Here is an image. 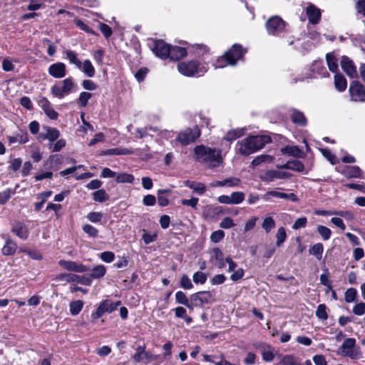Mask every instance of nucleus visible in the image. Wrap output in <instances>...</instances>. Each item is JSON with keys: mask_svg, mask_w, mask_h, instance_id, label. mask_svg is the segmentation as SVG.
<instances>
[{"mask_svg": "<svg viewBox=\"0 0 365 365\" xmlns=\"http://www.w3.org/2000/svg\"><path fill=\"white\" fill-rule=\"evenodd\" d=\"M248 49L239 43H235L222 56L217 57L213 63L215 68H223L227 66H235L239 61H245V55Z\"/></svg>", "mask_w": 365, "mask_h": 365, "instance_id": "obj_1", "label": "nucleus"}, {"mask_svg": "<svg viewBox=\"0 0 365 365\" xmlns=\"http://www.w3.org/2000/svg\"><path fill=\"white\" fill-rule=\"evenodd\" d=\"M272 142V138L267 135H250L245 139L238 141L237 149L242 155L248 156L262 149L267 144Z\"/></svg>", "mask_w": 365, "mask_h": 365, "instance_id": "obj_2", "label": "nucleus"}, {"mask_svg": "<svg viewBox=\"0 0 365 365\" xmlns=\"http://www.w3.org/2000/svg\"><path fill=\"white\" fill-rule=\"evenodd\" d=\"M179 73L187 77H200L208 71V64L196 58L180 61L177 66Z\"/></svg>", "mask_w": 365, "mask_h": 365, "instance_id": "obj_3", "label": "nucleus"}, {"mask_svg": "<svg viewBox=\"0 0 365 365\" xmlns=\"http://www.w3.org/2000/svg\"><path fill=\"white\" fill-rule=\"evenodd\" d=\"M194 153L197 159H201L205 162L220 163L222 161L220 150H217L215 148L206 147L204 145H197L194 148Z\"/></svg>", "mask_w": 365, "mask_h": 365, "instance_id": "obj_4", "label": "nucleus"}, {"mask_svg": "<svg viewBox=\"0 0 365 365\" xmlns=\"http://www.w3.org/2000/svg\"><path fill=\"white\" fill-rule=\"evenodd\" d=\"M287 23L279 16H273L266 21L265 27L269 35L280 36L287 32Z\"/></svg>", "mask_w": 365, "mask_h": 365, "instance_id": "obj_5", "label": "nucleus"}, {"mask_svg": "<svg viewBox=\"0 0 365 365\" xmlns=\"http://www.w3.org/2000/svg\"><path fill=\"white\" fill-rule=\"evenodd\" d=\"M200 135L201 131L200 128L197 125H195L193 128H187L180 131L176 138V140L180 142L182 145L185 146L195 143Z\"/></svg>", "mask_w": 365, "mask_h": 365, "instance_id": "obj_6", "label": "nucleus"}, {"mask_svg": "<svg viewBox=\"0 0 365 365\" xmlns=\"http://www.w3.org/2000/svg\"><path fill=\"white\" fill-rule=\"evenodd\" d=\"M190 299L197 304L198 308H204L205 305L215 302V294L211 291H199L190 295Z\"/></svg>", "mask_w": 365, "mask_h": 365, "instance_id": "obj_7", "label": "nucleus"}, {"mask_svg": "<svg viewBox=\"0 0 365 365\" xmlns=\"http://www.w3.org/2000/svg\"><path fill=\"white\" fill-rule=\"evenodd\" d=\"M62 83V86L55 84L51 88L53 96L60 99L69 94L74 86L73 78L71 76L64 79Z\"/></svg>", "mask_w": 365, "mask_h": 365, "instance_id": "obj_8", "label": "nucleus"}, {"mask_svg": "<svg viewBox=\"0 0 365 365\" xmlns=\"http://www.w3.org/2000/svg\"><path fill=\"white\" fill-rule=\"evenodd\" d=\"M146 346H139L135 349V353L133 356V359L136 363L145 361L149 363L153 361H156L159 359V355L153 354L151 352L145 350Z\"/></svg>", "mask_w": 365, "mask_h": 365, "instance_id": "obj_9", "label": "nucleus"}, {"mask_svg": "<svg viewBox=\"0 0 365 365\" xmlns=\"http://www.w3.org/2000/svg\"><path fill=\"white\" fill-rule=\"evenodd\" d=\"M351 99L355 102H365V87L359 81H353L349 86Z\"/></svg>", "mask_w": 365, "mask_h": 365, "instance_id": "obj_10", "label": "nucleus"}, {"mask_svg": "<svg viewBox=\"0 0 365 365\" xmlns=\"http://www.w3.org/2000/svg\"><path fill=\"white\" fill-rule=\"evenodd\" d=\"M153 52L161 59L168 58L169 51H170V44L166 43L163 39H155L153 41L152 47Z\"/></svg>", "mask_w": 365, "mask_h": 365, "instance_id": "obj_11", "label": "nucleus"}, {"mask_svg": "<svg viewBox=\"0 0 365 365\" xmlns=\"http://www.w3.org/2000/svg\"><path fill=\"white\" fill-rule=\"evenodd\" d=\"M356 340L354 338H347L342 343L340 349L341 355L349 356L351 359H359V351L354 349Z\"/></svg>", "mask_w": 365, "mask_h": 365, "instance_id": "obj_12", "label": "nucleus"}, {"mask_svg": "<svg viewBox=\"0 0 365 365\" xmlns=\"http://www.w3.org/2000/svg\"><path fill=\"white\" fill-rule=\"evenodd\" d=\"M58 264L63 269L78 273L86 272L90 270L88 266L74 261L61 259L58 261Z\"/></svg>", "mask_w": 365, "mask_h": 365, "instance_id": "obj_13", "label": "nucleus"}, {"mask_svg": "<svg viewBox=\"0 0 365 365\" xmlns=\"http://www.w3.org/2000/svg\"><path fill=\"white\" fill-rule=\"evenodd\" d=\"M58 279L60 280H66L68 282H76L86 286L91 285V280L88 275H78L75 274H61Z\"/></svg>", "mask_w": 365, "mask_h": 365, "instance_id": "obj_14", "label": "nucleus"}, {"mask_svg": "<svg viewBox=\"0 0 365 365\" xmlns=\"http://www.w3.org/2000/svg\"><path fill=\"white\" fill-rule=\"evenodd\" d=\"M38 106L42 108L44 111L45 114L51 119V120H57L58 118V113L56 112L52 107L51 102L48 99L43 96H39V99L38 100Z\"/></svg>", "mask_w": 365, "mask_h": 365, "instance_id": "obj_15", "label": "nucleus"}, {"mask_svg": "<svg viewBox=\"0 0 365 365\" xmlns=\"http://www.w3.org/2000/svg\"><path fill=\"white\" fill-rule=\"evenodd\" d=\"M305 11L309 24L315 25L320 21L322 19L321 10L314 4L309 3Z\"/></svg>", "mask_w": 365, "mask_h": 365, "instance_id": "obj_16", "label": "nucleus"}, {"mask_svg": "<svg viewBox=\"0 0 365 365\" xmlns=\"http://www.w3.org/2000/svg\"><path fill=\"white\" fill-rule=\"evenodd\" d=\"M11 232L23 240L28 239L29 231L26 225L21 221H15L11 224Z\"/></svg>", "mask_w": 365, "mask_h": 365, "instance_id": "obj_17", "label": "nucleus"}, {"mask_svg": "<svg viewBox=\"0 0 365 365\" xmlns=\"http://www.w3.org/2000/svg\"><path fill=\"white\" fill-rule=\"evenodd\" d=\"M292 174L287 172L278 171L276 170H268L264 175L261 176V180L264 182H272L274 179H287L289 178Z\"/></svg>", "mask_w": 365, "mask_h": 365, "instance_id": "obj_18", "label": "nucleus"}, {"mask_svg": "<svg viewBox=\"0 0 365 365\" xmlns=\"http://www.w3.org/2000/svg\"><path fill=\"white\" fill-rule=\"evenodd\" d=\"M341 67L342 70L351 78L357 76L356 67L354 63L348 56H343L341 60Z\"/></svg>", "mask_w": 365, "mask_h": 365, "instance_id": "obj_19", "label": "nucleus"}, {"mask_svg": "<svg viewBox=\"0 0 365 365\" xmlns=\"http://www.w3.org/2000/svg\"><path fill=\"white\" fill-rule=\"evenodd\" d=\"M48 72L51 76L55 78H61L66 75V66L62 62H57L50 65Z\"/></svg>", "mask_w": 365, "mask_h": 365, "instance_id": "obj_20", "label": "nucleus"}, {"mask_svg": "<svg viewBox=\"0 0 365 365\" xmlns=\"http://www.w3.org/2000/svg\"><path fill=\"white\" fill-rule=\"evenodd\" d=\"M210 48L207 46L202 43H196L191 46V48L189 51L190 53L194 54L197 58V60L202 61H205L204 60V56L205 55L210 54Z\"/></svg>", "mask_w": 365, "mask_h": 365, "instance_id": "obj_21", "label": "nucleus"}, {"mask_svg": "<svg viewBox=\"0 0 365 365\" xmlns=\"http://www.w3.org/2000/svg\"><path fill=\"white\" fill-rule=\"evenodd\" d=\"M63 163V156L60 154L51 155L46 161H45L43 166L45 168L49 170H57L59 166Z\"/></svg>", "mask_w": 365, "mask_h": 365, "instance_id": "obj_22", "label": "nucleus"}, {"mask_svg": "<svg viewBox=\"0 0 365 365\" xmlns=\"http://www.w3.org/2000/svg\"><path fill=\"white\" fill-rule=\"evenodd\" d=\"M188 51L185 47L170 45L168 58L175 61H180L186 57Z\"/></svg>", "mask_w": 365, "mask_h": 365, "instance_id": "obj_23", "label": "nucleus"}, {"mask_svg": "<svg viewBox=\"0 0 365 365\" xmlns=\"http://www.w3.org/2000/svg\"><path fill=\"white\" fill-rule=\"evenodd\" d=\"M339 172L347 178H361L362 175L361 170L357 165H345Z\"/></svg>", "mask_w": 365, "mask_h": 365, "instance_id": "obj_24", "label": "nucleus"}, {"mask_svg": "<svg viewBox=\"0 0 365 365\" xmlns=\"http://www.w3.org/2000/svg\"><path fill=\"white\" fill-rule=\"evenodd\" d=\"M277 168L279 169L292 170L299 173H302L304 170L303 163L299 160H288L285 164L281 165H277Z\"/></svg>", "mask_w": 365, "mask_h": 365, "instance_id": "obj_25", "label": "nucleus"}, {"mask_svg": "<svg viewBox=\"0 0 365 365\" xmlns=\"http://www.w3.org/2000/svg\"><path fill=\"white\" fill-rule=\"evenodd\" d=\"M133 154V150L125 148H115L101 150L99 155H126Z\"/></svg>", "mask_w": 365, "mask_h": 365, "instance_id": "obj_26", "label": "nucleus"}, {"mask_svg": "<svg viewBox=\"0 0 365 365\" xmlns=\"http://www.w3.org/2000/svg\"><path fill=\"white\" fill-rule=\"evenodd\" d=\"M290 118L292 122L297 125L304 127L307 124V119L306 116L302 111L297 109L293 108L292 110Z\"/></svg>", "mask_w": 365, "mask_h": 365, "instance_id": "obj_27", "label": "nucleus"}, {"mask_svg": "<svg viewBox=\"0 0 365 365\" xmlns=\"http://www.w3.org/2000/svg\"><path fill=\"white\" fill-rule=\"evenodd\" d=\"M46 133H40L38 138L41 140H48L50 142H53L58 139L60 136L59 130L56 128L46 127Z\"/></svg>", "mask_w": 365, "mask_h": 365, "instance_id": "obj_28", "label": "nucleus"}, {"mask_svg": "<svg viewBox=\"0 0 365 365\" xmlns=\"http://www.w3.org/2000/svg\"><path fill=\"white\" fill-rule=\"evenodd\" d=\"M17 250V244L11 239H7L1 249V253L4 256L14 255Z\"/></svg>", "mask_w": 365, "mask_h": 365, "instance_id": "obj_29", "label": "nucleus"}, {"mask_svg": "<svg viewBox=\"0 0 365 365\" xmlns=\"http://www.w3.org/2000/svg\"><path fill=\"white\" fill-rule=\"evenodd\" d=\"M184 185L185 186L192 189L193 192L197 193L200 195H203L206 191V186L202 182L187 180L184 182Z\"/></svg>", "mask_w": 365, "mask_h": 365, "instance_id": "obj_30", "label": "nucleus"}, {"mask_svg": "<svg viewBox=\"0 0 365 365\" xmlns=\"http://www.w3.org/2000/svg\"><path fill=\"white\" fill-rule=\"evenodd\" d=\"M8 141L10 144L19 142L20 144H25L29 140L28 132L26 130H21V133L15 136H7Z\"/></svg>", "mask_w": 365, "mask_h": 365, "instance_id": "obj_31", "label": "nucleus"}, {"mask_svg": "<svg viewBox=\"0 0 365 365\" xmlns=\"http://www.w3.org/2000/svg\"><path fill=\"white\" fill-rule=\"evenodd\" d=\"M89 271H91L88 275L91 282L93 279H98L103 277L106 273V268L104 265L100 264L94 267L92 269H90Z\"/></svg>", "mask_w": 365, "mask_h": 365, "instance_id": "obj_32", "label": "nucleus"}, {"mask_svg": "<svg viewBox=\"0 0 365 365\" xmlns=\"http://www.w3.org/2000/svg\"><path fill=\"white\" fill-rule=\"evenodd\" d=\"M170 189L158 190L157 192L158 203L160 207H165L169 205L168 195L171 193Z\"/></svg>", "mask_w": 365, "mask_h": 365, "instance_id": "obj_33", "label": "nucleus"}, {"mask_svg": "<svg viewBox=\"0 0 365 365\" xmlns=\"http://www.w3.org/2000/svg\"><path fill=\"white\" fill-rule=\"evenodd\" d=\"M312 71L318 73L322 77L329 76V72L327 71L326 67L324 66L323 61H314L312 64Z\"/></svg>", "mask_w": 365, "mask_h": 365, "instance_id": "obj_34", "label": "nucleus"}, {"mask_svg": "<svg viewBox=\"0 0 365 365\" xmlns=\"http://www.w3.org/2000/svg\"><path fill=\"white\" fill-rule=\"evenodd\" d=\"M245 133V128H236L231 130H229L226 135L224 136L223 140L232 142L235 140L243 136Z\"/></svg>", "mask_w": 365, "mask_h": 365, "instance_id": "obj_35", "label": "nucleus"}, {"mask_svg": "<svg viewBox=\"0 0 365 365\" xmlns=\"http://www.w3.org/2000/svg\"><path fill=\"white\" fill-rule=\"evenodd\" d=\"M326 61L329 70L331 72L336 73L339 71L338 60L333 53H327Z\"/></svg>", "mask_w": 365, "mask_h": 365, "instance_id": "obj_36", "label": "nucleus"}, {"mask_svg": "<svg viewBox=\"0 0 365 365\" xmlns=\"http://www.w3.org/2000/svg\"><path fill=\"white\" fill-rule=\"evenodd\" d=\"M173 311L175 312V317L176 318L183 319L186 324H190L192 322V318L187 316V310L183 307H177L173 309Z\"/></svg>", "mask_w": 365, "mask_h": 365, "instance_id": "obj_37", "label": "nucleus"}, {"mask_svg": "<svg viewBox=\"0 0 365 365\" xmlns=\"http://www.w3.org/2000/svg\"><path fill=\"white\" fill-rule=\"evenodd\" d=\"M334 86L339 92L344 91L347 87L346 79L338 72L334 75Z\"/></svg>", "mask_w": 365, "mask_h": 365, "instance_id": "obj_38", "label": "nucleus"}, {"mask_svg": "<svg viewBox=\"0 0 365 365\" xmlns=\"http://www.w3.org/2000/svg\"><path fill=\"white\" fill-rule=\"evenodd\" d=\"M282 153L296 158H302L304 154L297 145H287L282 149Z\"/></svg>", "mask_w": 365, "mask_h": 365, "instance_id": "obj_39", "label": "nucleus"}, {"mask_svg": "<svg viewBox=\"0 0 365 365\" xmlns=\"http://www.w3.org/2000/svg\"><path fill=\"white\" fill-rule=\"evenodd\" d=\"M93 200L97 202H104L110 199L109 195L104 189H98L92 193Z\"/></svg>", "mask_w": 365, "mask_h": 365, "instance_id": "obj_40", "label": "nucleus"}, {"mask_svg": "<svg viewBox=\"0 0 365 365\" xmlns=\"http://www.w3.org/2000/svg\"><path fill=\"white\" fill-rule=\"evenodd\" d=\"M135 178L133 175L127 173H116L115 182L117 183H133Z\"/></svg>", "mask_w": 365, "mask_h": 365, "instance_id": "obj_41", "label": "nucleus"}, {"mask_svg": "<svg viewBox=\"0 0 365 365\" xmlns=\"http://www.w3.org/2000/svg\"><path fill=\"white\" fill-rule=\"evenodd\" d=\"M212 252L213 257L217 261V267L222 269L225 267L224 254L222 251L218 247H214Z\"/></svg>", "mask_w": 365, "mask_h": 365, "instance_id": "obj_42", "label": "nucleus"}, {"mask_svg": "<svg viewBox=\"0 0 365 365\" xmlns=\"http://www.w3.org/2000/svg\"><path fill=\"white\" fill-rule=\"evenodd\" d=\"M259 347H262L264 349H265V348L268 349L267 351H262V359L266 362L272 361L274 359L272 347L267 344H263L262 345H260Z\"/></svg>", "mask_w": 365, "mask_h": 365, "instance_id": "obj_43", "label": "nucleus"}, {"mask_svg": "<svg viewBox=\"0 0 365 365\" xmlns=\"http://www.w3.org/2000/svg\"><path fill=\"white\" fill-rule=\"evenodd\" d=\"M280 365H302L298 359L292 354H287L282 356L279 361Z\"/></svg>", "mask_w": 365, "mask_h": 365, "instance_id": "obj_44", "label": "nucleus"}, {"mask_svg": "<svg viewBox=\"0 0 365 365\" xmlns=\"http://www.w3.org/2000/svg\"><path fill=\"white\" fill-rule=\"evenodd\" d=\"M82 71L86 76L91 78L93 77L96 73L95 68L92 65L90 60L86 59L82 63Z\"/></svg>", "mask_w": 365, "mask_h": 365, "instance_id": "obj_45", "label": "nucleus"}, {"mask_svg": "<svg viewBox=\"0 0 365 365\" xmlns=\"http://www.w3.org/2000/svg\"><path fill=\"white\" fill-rule=\"evenodd\" d=\"M83 307V302L82 300H76L70 302V312L73 316L78 315L82 310Z\"/></svg>", "mask_w": 365, "mask_h": 365, "instance_id": "obj_46", "label": "nucleus"}, {"mask_svg": "<svg viewBox=\"0 0 365 365\" xmlns=\"http://www.w3.org/2000/svg\"><path fill=\"white\" fill-rule=\"evenodd\" d=\"M324 251L323 245L320 242L314 244L309 250L310 255H314L318 259L322 258Z\"/></svg>", "mask_w": 365, "mask_h": 365, "instance_id": "obj_47", "label": "nucleus"}, {"mask_svg": "<svg viewBox=\"0 0 365 365\" xmlns=\"http://www.w3.org/2000/svg\"><path fill=\"white\" fill-rule=\"evenodd\" d=\"M93 94L89 92L83 91L79 94L77 99V103L81 107H86L88 105V101L92 98Z\"/></svg>", "mask_w": 365, "mask_h": 365, "instance_id": "obj_48", "label": "nucleus"}, {"mask_svg": "<svg viewBox=\"0 0 365 365\" xmlns=\"http://www.w3.org/2000/svg\"><path fill=\"white\" fill-rule=\"evenodd\" d=\"M66 57L69 60L71 63L76 65L78 68H81L82 63L78 58L77 53L72 50H67L66 51Z\"/></svg>", "mask_w": 365, "mask_h": 365, "instance_id": "obj_49", "label": "nucleus"}, {"mask_svg": "<svg viewBox=\"0 0 365 365\" xmlns=\"http://www.w3.org/2000/svg\"><path fill=\"white\" fill-rule=\"evenodd\" d=\"M357 297V290L354 287L346 289L344 294V299L346 302L351 303L356 301Z\"/></svg>", "mask_w": 365, "mask_h": 365, "instance_id": "obj_50", "label": "nucleus"}, {"mask_svg": "<svg viewBox=\"0 0 365 365\" xmlns=\"http://www.w3.org/2000/svg\"><path fill=\"white\" fill-rule=\"evenodd\" d=\"M317 230L324 240H328L331 235V230L324 225H318Z\"/></svg>", "mask_w": 365, "mask_h": 365, "instance_id": "obj_51", "label": "nucleus"}, {"mask_svg": "<svg viewBox=\"0 0 365 365\" xmlns=\"http://www.w3.org/2000/svg\"><path fill=\"white\" fill-rule=\"evenodd\" d=\"M207 279V275L206 273L197 271L193 274L192 279L195 284H203L206 282Z\"/></svg>", "mask_w": 365, "mask_h": 365, "instance_id": "obj_52", "label": "nucleus"}, {"mask_svg": "<svg viewBox=\"0 0 365 365\" xmlns=\"http://www.w3.org/2000/svg\"><path fill=\"white\" fill-rule=\"evenodd\" d=\"M66 145V142L64 139H58L55 143H50L48 146V149L54 153L58 152L63 148Z\"/></svg>", "mask_w": 365, "mask_h": 365, "instance_id": "obj_53", "label": "nucleus"}, {"mask_svg": "<svg viewBox=\"0 0 365 365\" xmlns=\"http://www.w3.org/2000/svg\"><path fill=\"white\" fill-rule=\"evenodd\" d=\"M21 252L27 255L29 257L36 260H41L43 259V255L39 250H28V249H21Z\"/></svg>", "mask_w": 365, "mask_h": 365, "instance_id": "obj_54", "label": "nucleus"}, {"mask_svg": "<svg viewBox=\"0 0 365 365\" xmlns=\"http://www.w3.org/2000/svg\"><path fill=\"white\" fill-rule=\"evenodd\" d=\"M245 193L240 191L233 192L230 196L231 204L237 205L242 202L245 200Z\"/></svg>", "mask_w": 365, "mask_h": 365, "instance_id": "obj_55", "label": "nucleus"}, {"mask_svg": "<svg viewBox=\"0 0 365 365\" xmlns=\"http://www.w3.org/2000/svg\"><path fill=\"white\" fill-rule=\"evenodd\" d=\"M327 306L324 304H320L317 309L316 316L322 320H327L328 319V314L327 312Z\"/></svg>", "mask_w": 365, "mask_h": 365, "instance_id": "obj_56", "label": "nucleus"}, {"mask_svg": "<svg viewBox=\"0 0 365 365\" xmlns=\"http://www.w3.org/2000/svg\"><path fill=\"white\" fill-rule=\"evenodd\" d=\"M321 153L332 165H335L338 161L336 157L333 154L330 149L326 148L321 149Z\"/></svg>", "mask_w": 365, "mask_h": 365, "instance_id": "obj_57", "label": "nucleus"}, {"mask_svg": "<svg viewBox=\"0 0 365 365\" xmlns=\"http://www.w3.org/2000/svg\"><path fill=\"white\" fill-rule=\"evenodd\" d=\"M276 245L277 247H280L287 239L286 230L283 227H281L278 229L277 232L276 234Z\"/></svg>", "mask_w": 365, "mask_h": 365, "instance_id": "obj_58", "label": "nucleus"}, {"mask_svg": "<svg viewBox=\"0 0 365 365\" xmlns=\"http://www.w3.org/2000/svg\"><path fill=\"white\" fill-rule=\"evenodd\" d=\"M324 273L322 274L320 276L321 284L327 287L328 289H332L331 282L329 279V269L326 268L324 269Z\"/></svg>", "mask_w": 365, "mask_h": 365, "instance_id": "obj_59", "label": "nucleus"}, {"mask_svg": "<svg viewBox=\"0 0 365 365\" xmlns=\"http://www.w3.org/2000/svg\"><path fill=\"white\" fill-rule=\"evenodd\" d=\"M275 227V222L272 217H267L262 222V227L267 233L269 232Z\"/></svg>", "mask_w": 365, "mask_h": 365, "instance_id": "obj_60", "label": "nucleus"}, {"mask_svg": "<svg viewBox=\"0 0 365 365\" xmlns=\"http://www.w3.org/2000/svg\"><path fill=\"white\" fill-rule=\"evenodd\" d=\"M180 286L184 289H191L193 288V284L187 274H183L180 280Z\"/></svg>", "mask_w": 365, "mask_h": 365, "instance_id": "obj_61", "label": "nucleus"}, {"mask_svg": "<svg viewBox=\"0 0 365 365\" xmlns=\"http://www.w3.org/2000/svg\"><path fill=\"white\" fill-rule=\"evenodd\" d=\"M190 301V297L188 298L185 293L182 291H178L175 293V302L176 303L182 305H185Z\"/></svg>", "mask_w": 365, "mask_h": 365, "instance_id": "obj_62", "label": "nucleus"}, {"mask_svg": "<svg viewBox=\"0 0 365 365\" xmlns=\"http://www.w3.org/2000/svg\"><path fill=\"white\" fill-rule=\"evenodd\" d=\"M83 230L91 237H96L98 234V230L95 227L89 224L84 225L83 226Z\"/></svg>", "mask_w": 365, "mask_h": 365, "instance_id": "obj_63", "label": "nucleus"}, {"mask_svg": "<svg viewBox=\"0 0 365 365\" xmlns=\"http://www.w3.org/2000/svg\"><path fill=\"white\" fill-rule=\"evenodd\" d=\"M99 30L106 38H108L113 34L112 29L105 23H100Z\"/></svg>", "mask_w": 365, "mask_h": 365, "instance_id": "obj_64", "label": "nucleus"}]
</instances>
